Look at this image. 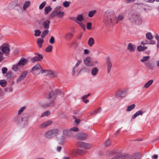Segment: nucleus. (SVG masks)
Here are the masks:
<instances>
[{"label": "nucleus", "instance_id": "f257e3e1", "mask_svg": "<svg viewBox=\"0 0 159 159\" xmlns=\"http://www.w3.org/2000/svg\"><path fill=\"white\" fill-rule=\"evenodd\" d=\"M106 155L109 156L115 155L111 159H140L141 158L140 152H134L129 156L128 154L125 152L124 149H121L108 150L107 152Z\"/></svg>", "mask_w": 159, "mask_h": 159}, {"label": "nucleus", "instance_id": "f03ea898", "mask_svg": "<svg viewBox=\"0 0 159 159\" xmlns=\"http://www.w3.org/2000/svg\"><path fill=\"white\" fill-rule=\"evenodd\" d=\"M60 90L58 89L54 91H51L49 93L48 96V99L50 100V103L43 104L42 106L43 107L54 106L55 104L54 101L56 99L57 95L59 94L60 93Z\"/></svg>", "mask_w": 159, "mask_h": 159}, {"label": "nucleus", "instance_id": "7ed1b4c3", "mask_svg": "<svg viewBox=\"0 0 159 159\" xmlns=\"http://www.w3.org/2000/svg\"><path fill=\"white\" fill-rule=\"evenodd\" d=\"M60 132L59 129L57 128H54L48 131L45 133V136L48 139L53 138L55 135H57Z\"/></svg>", "mask_w": 159, "mask_h": 159}, {"label": "nucleus", "instance_id": "20e7f679", "mask_svg": "<svg viewBox=\"0 0 159 159\" xmlns=\"http://www.w3.org/2000/svg\"><path fill=\"white\" fill-rule=\"evenodd\" d=\"M10 46L8 43H4L0 46V50H1L3 54L5 55H8L10 51Z\"/></svg>", "mask_w": 159, "mask_h": 159}, {"label": "nucleus", "instance_id": "39448f33", "mask_svg": "<svg viewBox=\"0 0 159 159\" xmlns=\"http://www.w3.org/2000/svg\"><path fill=\"white\" fill-rule=\"evenodd\" d=\"M114 15L115 12L114 11L108 10L104 13V17L106 20H112L114 19Z\"/></svg>", "mask_w": 159, "mask_h": 159}, {"label": "nucleus", "instance_id": "423d86ee", "mask_svg": "<svg viewBox=\"0 0 159 159\" xmlns=\"http://www.w3.org/2000/svg\"><path fill=\"white\" fill-rule=\"evenodd\" d=\"M76 144L78 147L88 149H90L92 147V146L90 144L81 141H77Z\"/></svg>", "mask_w": 159, "mask_h": 159}, {"label": "nucleus", "instance_id": "0eeeda50", "mask_svg": "<svg viewBox=\"0 0 159 159\" xmlns=\"http://www.w3.org/2000/svg\"><path fill=\"white\" fill-rule=\"evenodd\" d=\"M86 151L84 150L77 149L72 151V154L73 156L77 157L78 155H83L86 153Z\"/></svg>", "mask_w": 159, "mask_h": 159}, {"label": "nucleus", "instance_id": "6e6552de", "mask_svg": "<svg viewBox=\"0 0 159 159\" xmlns=\"http://www.w3.org/2000/svg\"><path fill=\"white\" fill-rule=\"evenodd\" d=\"M24 120V117L18 115L16 116L13 119V121L18 124H21Z\"/></svg>", "mask_w": 159, "mask_h": 159}, {"label": "nucleus", "instance_id": "1a4fd4ad", "mask_svg": "<svg viewBox=\"0 0 159 159\" xmlns=\"http://www.w3.org/2000/svg\"><path fill=\"white\" fill-rule=\"evenodd\" d=\"M43 73H45L47 75L52 78L56 77L58 75L57 72L51 70H45Z\"/></svg>", "mask_w": 159, "mask_h": 159}, {"label": "nucleus", "instance_id": "9d476101", "mask_svg": "<svg viewBox=\"0 0 159 159\" xmlns=\"http://www.w3.org/2000/svg\"><path fill=\"white\" fill-rule=\"evenodd\" d=\"M27 71L25 70L23 71L20 75L19 78L17 80L16 82L17 83H19L21 81L24 80L28 74Z\"/></svg>", "mask_w": 159, "mask_h": 159}, {"label": "nucleus", "instance_id": "9b49d317", "mask_svg": "<svg viewBox=\"0 0 159 159\" xmlns=\"http://www.w3.org/2000/svg\"><path fill=\"white\" fill-rule=\"evenodd\" d=\"M106 64L107 65V72L109 73L110 72L112 66V63L110 58L107 57L106 58Z\"/></svg>", "mask_w": 159, "mask_h": 159}, {"label": "nucleus", "instance_id": "f8f14e48", "mask_svg": "<svg viewBox=\"0 0 159 159\" xmlns=\"http://www.w3.org/2000/svg\"><path fill=\"white\" fill-rule=\"evenodd\" d=\"M76 137L78 139L81 140H84L87 138V135L86 134L83 133H77L76 135Z\"/></svg>", "mask_w": 159, "mask_h": 159}, {"label": "nucleus", "instance_id": "ddd939ff", "mask_svg": "<svg viewBox=\"0 0 159 159\" xmlns=\"http://www.w3.org/2000/svg\"><path fill=\"white\" fill-rule=\"evenodd\" d=\"M32 70L33 71L39 70L38 74L43 73L44 71L43 70L41 66L39 63L37 64L32 67Z\"/></svg>", "mask_w": 159, "mask_h": 159}, {"label": "nucleus", "instance_id": "4468645a", "mask_svg": "<svg viewBox=\"0 0 159 159\" xmlns=\"http://www.w3.org/2000/svg\"><path fill=\"white\" fill-rule=\"evenodd\" d=\"M50 20H41L39 22L41 25V26H43L44 28L48 29L49 28V25L50 23Z\"/></svg>", "mask_w": 159, "mask_h": 159}, {"label": "nucleus", "instance_id": "2eb2a0df", "mask_svg": "<svg viewBox=\"0 0 159 159\" xmlns=\"http://www.w3.org/2000/svg\"><path fill=\"white\" fill-rule=\"evenodd\" d=\"M118 23V21L115 22V20H104V23L107 27L113 26L116 24Z\"/></svg>", "mask_w": 159, "mask_h": 159}, {"label": "nucleus", "instance_id": "dca6fc26", "mask_svg": "<svg viewBox=\"0 0 159 159\" xmlns=\"http://www.w3.org/2000/svg\"><path fill=\"white\" fill-rule=\"evenodd\" d=\"M63 134L66 137H73L74 136V134L72 132L69 130L67 129H64L63 131Z\"/></svg>", "mask_w": 159, "mask_h": 159}, {"label": "nucleus", "instance_id": "f3484780", "mask_svg": "<svg viewBox=\"0 0 159 159\" xmlns=\"http://www.w3.org/2000/svg\"><path fill=\"white\" fill-rule=\"evenodd\" d=\"M52 123V121L51 120H48L41 124L39 128L41 129H43L50 125Z\"/></svg>", "mask_w": 159, "mask_h": 159}, {"label": "nucleus", "instance_id": "a211bd4d", "mask_svg": "<svg viewBox=\"0 0 159 159\" xmlns=\"http://www.w3.org/2000/svg\"><path fill=\"white\" fill-rule=\"evenodd\" d=\"M127 92V90L126 89L123 91L118 90L116 92V95L117 97H120L125 96Z\"/></svg>", "mask_w": 159, "mask_h": 159}, {"label": "nucleus", "instance_id": "6ab92c4d", "mask_svg": "<svg viewBox=\"0 0 159 159\" xmlns=\"http://www.w3.org/2000/svg\"><path fill=\"white\" fill-rule=\"evenodd\" d=\"M135 46L131 43H129L127 47V49L131 52H133L136 49Z\"/></svg>", "mask_w": 159, "mask_h": 159}, {"label": "nucleus", "instance_id": "aec40b11", "mask_svg": "<svg viewBox=\"0 0 159 159\" xmlns=\"http://www.w3.org/2000/svg\"><path fill=\"white\" fill-rule=\"evenodd\" d=\"M84 62L85 65L88 66H93V64L91 62V58L90 57H88L85 59Z\"/></svg>", "mask_w": 159, "mask_h": 159}, {"label": "nucleus", "instance_id": "412c9836", "mask_svg": "<svg viewBox=\"0 0 159 159\" xmlns=\"http://www.w3.org/2000/svg\"><path fill=\"white\" fill-rule=\"evenodd\" d=\"M73 36V34L70 32H68L65 34L64 38L66 40H70L72 38Z\"/></svg>", "mask_w": 159, "mask_h": 159}, {"label": "nucleus", "instance_id": "4be33fe9", "mask_svg": "<svg viewBox=\"0 0 159 159\" xmlns=\"http://www.w3.org/2000/svg\"><path fill=\"white\" fill-rule=\"evenodd\" d=\"M27 60L24 58H21L19 61L18 62V65H19L20 67L25 65L27 62Z\"/></svg>", "mask_w": 159, "mask_h": 159}, {"label": "nucleus", "instance_id": "5701e85b", "mask_svg": "<svg viewBox=\"0 0 159 159\" xmlns=\"http://www.w3.org/2000/svg\"><path fill=\"white\" fill-rule=\"evenodd\" d=\"M144 113V112L141 110H139L137 111L132 116V119H135V118L137 116L141 115L142 116L143 113Z\"/></svg>", "mask_w": 159, "mask_h": 159}, {"label": "nucleus", "instance_id": "b1692460", "mask_svg": "<svg viewBox=\"0 0 159 159\" xmlns=\"http://www.w3.org/2000/svg\"><path fill=\"white\" fill-rule=\"evenodd\" d=\"M71 20H75L76 18L75 17H70L69 18ZM83 16L82 14L78 15L76 18V20H84Z\"/></svg>", "mask_w": 159, "mask_h": 159}, {"label": "nucleus", "instance_id": "393cba45", "mask_svg": "<svg viewBox=\"0 0 159 159\" xmlns=\"http://www.w3.org/2000/svg\"><path fill=\"white\" fill-rule=\"evenodd\" d=\"M88 43L90 47H92L94 43V40L93 38H89Z\"/></svg>", "mask_w": 159, "mask_h": 159}, {"label": "nucleus", "instance_id": "a878e982", "mask_svg": "<svg viewBox=\"0 0 159 159\" xmlns=\"http://www.w3.org/2000/svg\"><path fill=\"white\" fill-rule=\"evenodd\" d=\"M145 65L148 69L152 70L153 68V65L150 62H145Z\"/></svg>", "mask_w": 159, "mask_h": 159}, {"label": "nucleus", "instance_id": "bb28decb", "mask_svg": "<svg viewBox=\"0 0 159 159\" xmlns=\"http://www.w3.org/2000/svg\"><path fill=\"white\" fill-rule=\"evenodd\" d=\"M75 22L78 23L84 30H85V25L83 23L82 20H75Z\"/></svg>", "mask_w": 159, "mask_h": 159}, {"label": "nucleus", "instance_id": "cd10ccee", "mask_svg": "<svg viewBox=\"0 0 159 159\" xmlns=\"http://www.w3.org/2000/svg\"><path fill=\"white\" fill-rule=\"evenodd\" d=\"M153 82V80H149L144 85V88H148L150 86H151Z\"/></svg>", "mask_w": 159, "mask_h": 159}, {"label": "nucleus", "instance_id": "c85d7f7f", "mask_svg": "<svg viewBox=\"0 0 159 159\" xmlns=\"http://www.w3.org/2000/svg\"><path fill=\"white\" fill-rule=\"evenodd\" d=\"M90 71V69L88 67H84L81 68L80 72L82 73L88 72Z\"/></svg>", "mask_w": 159, "mask_h": 159}, {"label": "nucleus", "instance_id": "c756f323", "mask_svg": "<svg viewBox=\"0 0 159 159\" xmlns=\"http://www.w3.org/2000/svg\"><path fill=\"white\" fill-rule=\"evenodd\" d=\"M98 71V70L97 67H94L92 69L91 72V74L93 76H95L97 74Z\"/></svg>", "mask_w": 159, "mask_h": 159}, {"label": "nucleus", "instance_id": "7c9ffc66", "mask_svg": "<svg viewBox=\"0 0 159 159\" xmlns=\"http://www.w3.org/2000/svg\"><path fill=\"white\" fill-rule=\"evenodd\" d=\"M37 43L39 48H41L43 43L44 42V40L41 38H39L37 40Z\"/></svg>", "mask_w": 159, "mask_h": 159}, {"label": "nucleus", "instance_id": "2f4dec72", "mask_svg": "<svg viewBox=\"0 0 159 159\" xmlns=\"http://www.w3.org/2000/svg\"><path fill=\"white\" fill-rule=\"evenodd\" d=\"M135 105L134 104H133L132 105L128 106L126 111H129L133 110L135 107Z\"/></svg>", "mask_w": 159, "mask_h": 159}, {"label": "nucleus", "instance_id": "473e14b6", "mask_svg": "<svg viewBox=\"0 0 159 159\" xmlns=\"http://www.w3.org/2000/svg\"><path fill=\"white\" fill-rule=\"evenodd\" d=\"M131 23L133 25H139L142 23V20H132Z\"/></svg>", "mask_w": 159, "mask_h": 159}, {"label": "nucleus", "instance_id": "72a5a7b5", "mask_svg": "<svg viewBox=\"0 0 159 159\" xmlns=\"http://www.w3.org/2000/svg\"><path fill=\"white\" fill-rule=\"evenodd\" d=\"M65 137L64 136H61L60 138H59L58 139V141L60 144H63L65 139Z\"/></svg>", "mask_w": 159, "mask_h": 159}, {"label": "nucleus", "instance_id": "f704fd0d", "mask_svg": "<svg viewBox=\"0 0 159 159\" xmlns=\"http://www.w3.org/2000/svg\"><path fill=\"white\" fill-rule=\"evenodd\" d=\"M52 10V8L50 6H49L47 7H46L44 9L45 14H48V13L51 11Z\"/></svg>", "mask_w": 159, "mask_h": 159}, {"label": "nucleus", "instance_id": "c9c22d12", "mask_svg": "<svg viewBox=\"0 0 159 159\" xmlns=\"http://www.w3.org/2000/svg\"><path fill=\"white\" fill-rule=\"evenodd\" d=\"M146 37L149 40H151L153 38V37L151 34V33L150 32L147 33L146 34Z\"/></svg>", "mask_w": 159, "mask_h": 159}, {"label": "nucleus", "instance_id": "e433bc0d", "mask_svg": "<svg viewBox=\"0 0 159 159\" xmlns=\"http://www.w3.org/2000/svg\"><path fill=\"white\" fill-rule=\"evenodd\" d=\"M30 60L32 62H34L36 61H39V57L37 55L30 59Z\"/></svg>", "mask_w": 159, "mask_h": 159}, {"label": "nucleus", "instance_id": "4c0bfd02", "mask_svg": "<svg viewBox=\"0 0 159 159\" xmlns=\"http://www.w3.org/2000/svg\"><path fill=\"white\" fill-rule=\"evenodd\" d=\"M96 12L97 11L96 10L89 11L88 13L89 16L90 17H92Z\"/></svg>", "mask_w": 159, "mask_h": 159}, {"label": "nucleus", "instance_id": "58836bf2", "mask_svg": "<svg viewBox=\"0 0 159 159\" xmlns=\"http://www.w3.org/2000/svg\"><path fill=\"white\" fill-rule=\"evenodd\" d=\"M7 84V82L5 80H0V85L2 87H5L6 86Z\"/></svg>", "mask_w": 159, "mask_h": 159}, {"label": "nucleus", "instance_id": "ea45409f", "mask_svg": "<svg viewBox=\"0 0 159 159\" xmlns=\"http://www.w3.org/2000/svg\"><path fill=\"white\" fill-rule=\"evenodd\" d=\"M50 114V112L49 111H47L43 112V113H42L40 117H42L44 116H48Z\"/></svg>", "mask_w": 159, "mask_h": 159}, {"label": "nucleus", "instance_id": "a19ab883", "mask_svg": "<svg viewBox=\"0 0 159 159\" xmlns=\"http://www.w3.org/2000/svg\"><path fill=\"white\" fill-rule=\"evenodd\" d=\"M20 68V66L19 65H18V64L13 66L12 68V70L15 71H17L18 70H19Z\"/></svg>", "mask_w": 159, "mask_h": 159}, {"label": "nucleus", "instance_id": "79ce46f5", "mask_svg": "<svg viewBox=\"0 0 159 159\" xmlns=\"http://www.w3.org/2000/svg\"><path fill=\"white\" fill-rule=\"evenodd\" d=\"M52 46L49 45L46 48L45 51L47 52H51L52 51Z\"/></svg>", "mask_w": 159, "mask_h": 159}, {"label": "nucleus", "instance_id": "37998d69", "mask_svg": "<svg viewBox=\"0 0 159 159\" xmlns=\"http://www.w3.org/2000/svg\"><path fill=\"white\" fill-rule=\"evenodd\" d=\"M49 32V30H44L42 34L41 35V37L42 38H44L45 36Z\"/></svg>", "mask_w": 159, "mask_h": 159}, {"label": "nucleus", "instance_id": "c03bdc74", "mask_svg": "<svg viewBox=\"0 0 159 159\" xmlns=\"http://www.w3.org/2000/svg\"><path fill=\"white\" fill-rule=\"evenodd\" d=\"M30 4V2L29 1H26L24 3L23 6L24 10H25L27 8L29 7Z\"/></svg>", "mask_w": 159, "mask_h": 159}, {"label": "nucleus", "instance_id": "a18cd8bd", "mask_svg": "<svg viewBox=\"0 0 159 159\" xmlns=\"http://www.w3.org/2000/svg\"><path fill=\"white\" fill-rule=\"evenodd\" d=\"M70 130L71 131V132H78L80 131V129L78 128L75 127L70 128Z\"/></svg>", "mask_w": 159, "mask_h": 159}, {"label": "nucleus", "instance_id": "49530a36", "mask_svg": "<svg viewBox=\"0 0 159 159\" xmlns=\"http://www.w3.org/2000/svg\"><path fill=\"white\" fill-rule=\"evenodd\" d=\"M150 58V57L149 56L143 57V58L141 59V61L142 62H144L149 60Z\"/></svg>", "mask_w": 159, "mask_h": 159}, {"label": "nucleus", "instance_id": "de8ad7c7", "mask_svg": "<svg viewBox=\"0 0 159 159\" xmlns=\"http://www.w3.org/2000/svg\"><path fill=\"white\" fill-rule=\"evenodd\" d=\"M70 3L71 2H70L65 1L63 3V4L65 7H67L69 6Z\"/></svg>", "mask_w": 159, "mask_h": 159}, {"label": "nucleus", "instance_id": "09e8293b", "mask_svg": "<svg viewBox=\"0 0 159 159\" xmlns=\"http://www.w3.org/2000/svg\"><path fill=\"white\" fill-rule=\"evenodd\" d=\"M34 32L35 34L34 35L35 36H39L41 33V31L39 30H35Z\"/></svg>", "mask_w": 159, "mask_h": 159}, {"label": "nucleus", "instance_id": "8fccbe9b", "mask_svg": "<svg viewBox=\"0 0 159 159\" xmlns=\"http://www.w3.org/2000/svg\"><path fill=\"white\" fill-rule=\"evenodd\" d=\"M46 3L45 2H43L39 6V9L40 10L42 9L46 5Z\"/></svg>", "mask_w": 159, "mask_h": 159}, {"label": "nucleus", "instance_id": "3c124183", "mask_svg": "<svg viewBox=\"0 0 159 159\" xmlns=\"http://www.w3.org/2000/svg\"><path fill=\"white\" fill-rule=\"evenodd\" d=\"M111 144V141L109 140H107L104 143V145L106 146H108Z\"/></svg>", "mask_w": 159, "mask_h": 159}, {"label": "nucleus", "instance_id": "603ef678", "mask_svg": "<svg viewBox=\"0 0 159 159\" xmlns=\"http://www.w3.org/2000/svg\"><path fill=\"white\" fill-rule=\"evenodd\" d=\"M64 12L60 11L57 12V16L59 17H61L63 16Z\"/></svg>", "mask_w": 159, "mask_h": 159}, {"label": "nucleus", "instance_id": "864d4df0", "mask_svg": "<svg viewBox=\"0 0 159 159\" xmlns=\"http://www.w3.org/2000/svg\"><path fill=\"white\" fill-rule=\"evenodd\" d=\"M57 12L55 11L54 10H53L51 13V16L52 17H54L56 15L57 16Z\"/></svg>", "mask_w": 159, "mask_h": 159}, {"label": "nucleus", "instance_id": "5fc2aeb1", "mask_svg": "<svg viewBox=\"0 0 159 159\" xmlns=\"http://www.w3.org/2000/svg\"><path fill=\"white\" fill-rule=\"evenodd\" d=\"M26 107L25 106L23 107H21L20 110L18 112V115L20 114L22 112L24 111V110L25 109Z\"/></svg>", "mask_w": 159, "mask_h": 159}, {"label": "nucleus", "instance_id": "6e6d98bb", "mask_svg": "<svg viewBox=\"0 0 159 159\" xmlns=\"http://www.w3.org/2000/svg\"><path fill=\"white\" fill-rule=\"evenodd\" d=\"M35 54L39 57V61H41L43 59V56L42 54H40L37 53H35Z\"/></svg>", "mask_w": 159, "mask_h": 159}, {"label": "nucleus", "instance_id": "4d7b16f0", "mask_svg": "<svg viewBox=\"0 0 159 159\" xmlns=\"http://www.w3.org/2000/svg\"><path fill=\"white\" fill-rule=\"evenodd\" d=\"M13 88L12 87H11L10 88H6L5 89V92H12L13 90Z\"/></svg>", "mask_w": 159, "mask_h": 159}, {"label": "nucleus", "instance_id": "13d9d810", "mask_svg": "<svg viewBox=\"0 0 159 159\" xmlns=\"http://www.w3.org/2000/svg\"><path fill=\"white\" fill-rule=\"evenodd\" d=\"M49 43L51 44H53L55 43V39L53 36H51L49 40Z\"/></svg>", "mask_w": 159, "mask_h": 159}, {"label": "nucleus", "instance_id": "bf43d9fd", "mask_svg": "<svg viewBox=\"0 0 159 159\" xmlns=\"http://www.w3.org/2000/svg\"><path fill=\"white\" fill-rule=\"evenodd\" d=\"M12 75V73L11 71H8L6 75V77L8 79L10 78L11 77Z\"/></svg>", "mask_w": 159, "mask_h": 159}, {"label": "nucleus", "instance_id": "052dcab7", "mask_svg": "<svg viewBox=\"0 0 159 159\" xmlns=\"http://www.w3.org/2000/svg\"><path fill=\"white\" fill-rule=\"evenodd\" d=\"M144 48L143 47L139 46L138 47L137 49L139 52L143 51L144 50Z\"/></svg>", "mask_w": 159, "mask_h": 159}, {"label": "nucleus", "instance_id": "680f3d73", "mask_svg": "<svg viewBox=\"0 0 159 159\" xmlns=\"http://www.w3.org/2000/svg\"><path fill=\"white\" fill-rule=\"evenodd\" d=\"M92 23L90 22H88L87 24V28L88 30H90L91 29Z\"/></svg>", "mask_w": 159, "mask_h": 159}, {"label": "nucleus", "instance_id": "e2e57ef3", "mask_svg": "<svg viewBox=\"0 0 159 159\" xmlns=\"http://www.w3.org/2000/svg\"><path fill=\"white\" fill-rule=\"evenodd\" d=\"M2 73L3 74L6 73L7 71V69L6 67H4L2 68Z\"/></svg>", "mask_w": 159, "mask_h": 159}, {"label": "nucleus", "instance_id": "0e129e2a", "mask_svg": "<svg viewBox=\"0 0 159 159\" xmlns=\"http://www.w3.org/2000/svg\"><path fill=\"white\" fill-rule=\"evenodd\" d=\"M82 61V60H79L75 65V66L77 67L79 66V65L81 63Z\"/></svg>", "mask_w": 159, "mask_h": 159}, {"label": "nucleus", "instance_id": "69168bd1", "mask_svg": "<svg viewBox=\"0 0 159 159\" xmlns=\"http://www.w3.org/2000/svg\"><path fill=\"white\" fill-rule=\"evenodd\" d=\"M90 93H88L87 95H85L83 97H82V99L83 100H84V99H86L88 97H89V96H90Z\"/></svg>", "mask_w": 159, "mask_h": 159}, {"label": "nucleus", "instance_id": "338daca9", "mask_svg": "<svg viewBox=\"0 0 159 159\" xmlns=\"http://www.w3.org/2000/svg\"><path fill=\"white\" fill-rule=\"evenodd\" d=\"M61 8V7H57L54 10L55 11H57V12H59V11H60V9Z\"/></svg>", "mask_w": 159, "mask_h": 159}, {"label": "nucleus", "instance_id": "774afa93", "mask_svg": "<svg viewBox=\"0 0 159 159\" xmlns=\"http://www.w3.org/2000/svg\"><path fill=\"white\" fill-rule=\"evenodd\" d=\"M124 19L123 16L122 15H119L118 17V20H122Z\"/></svg>", "mask_w": 159, "mask_h": 159}]
</instances>
